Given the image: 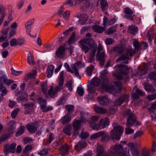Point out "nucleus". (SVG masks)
I'll return each mask as SVG.
<instances>
[{
    "label": "nucleus",
    "mask_w": 156,
    "mask_h": 156,
    "mask_svg": "<svg viewBox=\"0 0 156 156\" xmlns=\"http://www.w3.org/2000/svg\"><path fill=\"white\" fill-rule=\"evenodd\" d=\"M20 109L17 108L15 109L11 113V116L13 119L15 118L18 112L20 111Z\"/></svg>",
    "instance_id": "nucleus-53"
},
{
    "label": "nucleus",
    "mask_w": 156,
    "mask_h": 156,
    "mask_svg": "<svg viewBox=\"0 0 156 156\" xmlns=\"http://www.w3.org/2000/svg\"><path fill=\"white\" fill-rule=\"evenodd\" d=\"M34 19H32L29 20L25 24V27L26 28V32L27 34L30 35V32L31 30V26L34 23Z\"/></svg>",
    "instance_id": "nucleus-14"
},
{
    "label": "nucleus",
    "mask_w": 156,
    "mask_h": 156,
    "mask_svg": "<svg viewBox=\"0 0 156 156\" xmlns=\"http://www.w3.org/2000/svg\"><path fill=\"white\" fill-rule=\"evenodd\" d=\"M115 69L120 76L125 75L129 72V69L127 65L120 64L115 66Z\"/></svg>",
    "instance_id": "nucleus-5"
},
{
    "label": "nucleus",
    "mask_w": 156,
    "mask_h": 156,
    "mask_svg": "<svg viewBox=\"0 0 156 156\" xmlns=\"http://www.w3.org/2000/svg\"><path fill=\"white\" fill-rule=\"evenodd\" d=\"M77 91L78 94L81 96H82L84 93V90L82 87H78Z\"/></svg>",
    "instance_id": "nucleus-59"
},
{
    "label": "nucleus",
    "mask_w": 156,
    "mask_h": 156,
    "mask_svg": "<svg viewBox=\"0 0 156 156\" xmlns=\"http://www.w3.org/2000/svg\"><path fill=\"white\" fill-rule=\"evenodd\" d=\"M127 145L130 148V151L133 156L139 155L140 151L138 150V144L137 143L129 142L127 144Z\"/></svg>",
    "instance_id": "nucleus-7"
},
{
    "label": "nucleus",
    "mask_w": 156,
    "mask_h": 156,
    "mask_svg": "<svg viewBox=\"0 0 156 156\" xmlns=\"http://www.w3.org/2000/svg\"><path fill=\"white\" fill-rule=\"evenodd\" d=\"M153 34V31L151 30H149L147 34V37L148 39V40L150 42L152 41V38Z\"/></svg>",
    "instance_id": "nucleus-54"
},
{
    "label": "nucleus",
    "mask_w": 156,
    "mask_h": 156,
    "mask_svg": "<svg viewBox=\"0 0 156 156\" xmlns=\"http://www.w3.org/2000/svg\"><path fill=\"white\" fill-rule=\"evenodd\" d=\"M66 110L68 112V113L70 114L73 111L74 106L72 105H68L65 106Z\"/></svg>",
    "instance_id": "nucleus-49"
},
{
    "label": "nucleus",
    "mask_w": 156,
    "mask_h": 156,
    "mask_svg": "<svg viewBox=\"0 0 156 156\" xmlns=\"http://www.w3.org/2000/svg\"><path fill=\"white\" fill-rule=\"evenodd\" d=\"M117 81L114 82L110 86L108 79H92L90 84L96 87L100 86L105 89L108 92L114 94L120 92L122 89L121 80L123 79H118Z\"/></svg>",
    "instance_id": "nucleus-1"
},
{
    "label": "nucleus",
    "mask_w": 156,
    "mask_h": 156,
    "mask_svg": "<svg viewBox=\"0 0 156 156\" xmlns=\"http://www.w3.org/2000/svg\"><path fill=\"white\" fill-rule=\"evenodd\" d=\"M88 16L86 14L80 15V18L78 21V23L80 25H84L88 20Z\"/></svg>",
    "instance_id": "nucleus-21"
},
{
    "label": "nucleus",
    "mask_w": 156,
    "mask_h": 156,
    "mask_svg": "<svg viewBox=\"0 0 156 156\" xmlns=\"http://www.w3.org/2000/svg\"><path fill=\"white\" fill-rule=\"evenodd\" d=\"M100 1L101 8L103 11L105 10L108 6L107 3L105 0H99Z\"/></svg>",
    "instance_id": "nucleus-47"
},
{
    "label": "nucleus",
    "mask_w": 156,
    "mask_h": 156,
    "mask_svg": "<svg viewBox=\"0 0 156 156\" xmlns=\"http://www.w3.org/2000/svg\"><path fill=\"white\" fill-rule=\"evenodd\" d=\"M11 72L12 74L17 76L20 74L22 73V71H16L12 68L11 69Z\"/></svg>",
    "instance_id": "nucleus-63"
},
{
    "label": "nucleus",
    "mask_w": 156,
    "mask_h": 156,
    "mask_svg": "<svg viewBox=\"0 0 156 156\" xmlns=\"http://www.w3.org/2000/svg\"><path fill=\"white\" fill-rule=\"evenodd\" d=\"M113 129L111 131V136L113 140H119L124 131V128L119 125L113 124Z\"/></svg>",
    "instance_id": "nucleus-4"
},
{
    "label": "nucleus",
    "mask_w": 156,
    "mask_h": 156,
    "mask_svg": "<svg viewBox=\"0 0 156 156\" xmlns=\"http://www.w3.org/2000/svg\"><path fill=\"white\" fill-rule=\"evenodd\" d=\"M64 133L69 136H70L72 134V127L70 125H66L63 129Z\"/></svg>",
    "instance_id": "nucleus-27"
},
{
    "label": "nucleus",
    "mask_w": 156,
    "mask_h": 156,
    "mask_svg": "<svg viewBox=\"0 0 156 156\" xmlns=\"http://www.w3.org/2000/svg\"><path fill=\"white\" fill-rule=\"evenodd\" d=\"M16 123L14 121L9 122L8 124L9 131L10 133H13L15 129Z\"/></svg>",
    "instance_id": "nucleus-26"
},
{
    "label": "nucleus",
    "mask_w": 156,
    "mask_h": 156,
    "mask_svg": "<svg viewBox=\"0 0 156 156\" xmlns=\"http://www.w3.org/2000/svg\"><path fill=\"white\" fill-rule=\"evenodd\" d=\"M99 118V117L97 116H93L91 117L90 120L88 122L90 126L93 129L99 130L98 124H96V122H98Z\"/></svg>",
    "instance_id": "nucleus-9"
},
{
    "label": "nucleus",
    "mask_w": 156,
    "mask_h": 156,
    "mask_svg": "<svg viewBox=\"0 0 156 156\" xmlns=\"http://www.w3.org/2000/svg\"><path fill=\"white\" fill-rule=\"evenodd\" d=\"M54 66L52 65H50L47 68L46 74L47 77L49 78L51 77L53 73Z\"/></svg>",
    "instance_id": "nucleus-22"
},
{
    "label": "nucleus",
    "mask_w": 156,
    "mask_h": 156,
    "mask_svg": "<svg viewBox=\"0 0 156 156\" xmlns=\"http://www.w3.org/2000/svg\"><path fill=\"white\" fill-rule=\"evenodd\" d=\"M129 97V96L128 95H124L121 96L115 101V105H120L124 101H128Z\"/></svg>",
    "instance_id": "nucleus-13"
},
{
    "label": "nucleus",
    "mask_w": 156,
    "mask_h": 156,
    "mask_svg": "<svg viewBox=\"0 0 156 156\" xmlns=\"http://www.w3.org/2000/svg\"><path fill=\"white\" fill-rule=\"evenodd\" d=\"M94 109V111L97 113L104 114L108 112L107 109L99 106H95Z\"/></svg>",
    "instance_id": "nucleus-19"
},
{
    "label": "nucleus",
    "mask_w": 156,
    "mask_h": 156,
    "mask_svg": "<svg viewBox=\"0 0 156 156\" xmlns=\"http://www.w3.org/2000/svg\"><path fill=\"white\" fill-rule=\"evenodd\" d=\"M24 106L27 109L32 111L34 105L31 104H25Z\"/></svg>",
    "instance_id": "nucleus-62"
},
{
    "label": "nucleus",
    "mask_w": 156,
    "mask_h": 156,
    "mask_svg": "<svg viewBox=\"0 0 156 156\" xmlns=\"http://www.w3.org/2000/svg\"><path fill=\"white\" fill-rule=\"evenodd\" d=\"M97 49H95V48H93L92 50V51L90 54V56L88 60V62L89 63H91L94 58V56L95 55Z\"/></svg>",
    "instance_id": "nucleus-39"
},
{
    "label": "nucleus",
    "mask_w": 156,
    "mask_h": 156,
    "mask_svg": "<svg viewBox=\"0 0 156 156\" xmlns=\"http://www.w3.org/2000/svg\"><path fill=\"white\" fill-rule=\"evenodd\" d=\"M26 127L28 131L31 133H35L37 129V125L35 123L27 124L26 125Z\"/></svg>",
    "instance_id": "nucleus-17"
},
{
    "label": "nucleus",
    "mask_w": 156,
    "mask_h": 156,
    "mask_svg": "<svg viewBox=\"0 0 156 156\" xmlns=\"http://www.w3.org/2000/svg\"><path fill=\"white\" fill-rule=\"evenodd\" d=\"M136 51L133 49H129L127 50L126 52L122 54L121 56L117 60V62L121 60H124L126 59H129V56H132L135 55Z\"/></svg>",
    "instance_id": "nucleus-6"
},
{
    "label": "nucleus",
    "mask_w": 156,
    "mask_h": 156,
    "mask_svg": "<svg viewBox=\"0 0 156 156\" xmlns=\"http://www.w3.org/2000/svg\"><path fill=\"white\" fill-rule=\"evenodd\" d=\"M86 146V144L84 142L80 141L76 145L75 149L76 150L80 151Z\"/></svg>",
    "instance_id": "nucleus-24"
},
{
    "label": "nucleus",
    "mask_w": 156,
    "mask_h": 156,
    "mask_svg": "<svg viewBox=\"0 0 156 156\" xmlns=\"http://www.w3.org/2000/svg\"><path fill=\"white\" fill-rule=\"evenodd\" d=\"M6 8L5 6L2 5H0V14L2 16L5 17L6 14L5 12Z\"/></svg>",
    "instance_id": "nucleus-46"
},
{
    "label": "nucleus",
    "mask_w": 156,
    "mask_h": 156,
    "mask_svg": "<svg viewBox=\"0 0 156 156\" xmlns=\"http://www.w3.org/2000/svg\"><path fill=\"white\" fill-rule=\"evenodd\" d=\"M109 119L108 118H104L101 119L98 123L99 129L106 128L109 125Z\"/></svg>",
    "instance_id": "nucleus-10"
},
{
    "label": "nucleus",
    "mask_w": 156,
    "mask_h": 156,
    "mask_svg": "<svg viewBox=\"0 0 156 156\" xmlns=\"http://www.w3.org/2000/svg\"><path fill=\"white\" fill-rule=\"evenodd\" d=\"M124 11L125 13L124 17L131 21L133 20V12L129 8L124 9Z\"/></svg>",
    "instance_id": "nucleus-12"
},
{
    "label": "nucleus",
    "mask_w": 156,
    "mask_h": 156,
    "mask_svg": "<svg viewBox=\"0 0 156 156\" xmlns=\"http://www.w3.org/2000/svg\"><path fill=\"white\" fill-rule=\"evenodd\" d=\"M128 31L133 34H135L138 31V27L132 25L129 26Z\"/></svg>",
    "instance_id": "nucleus-31"
},
{
    "label": "nucleus",
    "mask_w": 156,
    "mask_h": 156,
    "mask_svg": "<svg viewBox=\"0 0 156 156\" xmlns=\"http://www.w3.org/2000/svg\"><path fill=\"white\" fill-rule=\"evenodd\" d=\"M113 51L119 54H121L124 51V49L123 46L117 45L114 47Z\"/></svg>",
    "instance_id": "nucleus-28"
},
{
    "label": "nucleus",
    "mask_w": 156,
    "mask_h": 156,
    "mask_svg": "<svg viewBox=\"0 0 156 156\" xmlns=\"http://www.w3.org/2000/svg\"><path fill=\"white\" fill-rule=\"evenodd\" d=\"M98 59L99 60L100 62V63L101 65L102 66L104 65V58L105 57V55L103 53L101 55V58H99V56H97Z\"/></svg>",
    "instance_id": "nucleus-52"
},
{
    "label": "nucleus",
    "mask_w": 156,
    "mask_h": 156,
    "mask_svg": "<svg viewBox=\"0 0 156 156\" xmlns=\"http://www.w3.org/2000/svg\"><path fill=\"white\" fill-rule=\"evenodd\" d=\"M85 119L81 116L80 119V120H76L73 124V126L74 129V134L73 135V137H75L76 135H78V130L80 129V123L81 122H84Z\"/></svg>",
    "instance_id": "nucleus-8"
},
{
    "label": "nucleus",
    "mask_w": 156,
    "mask_h": 156,
    "mask_svg": "<svg viewBox=\"0 0 156 156\" xmlns=\"http://www.w3.org/2000/svg\"><path fill=\"white\" fill-rule=\"evenodd\" d=\"M69 147L67 144H65L61 146L60 151L62 156H66V154H69Z\"/></svg>",
    "instance_id": "nucleus-16"
},
{
    "label": "nucleus",
    "mask_w": 156,
    "mask_h": 156,
    "mask_svg": "<svg viewBox=\"0 0 156 156\" xmlns=\"http://www.w3.org/2000/svg\"><path fill=\"white\" fill-rule=\"evenodd\" d=\"M92 29L94 31L98 33H101L105 30V28L102 27L94 25L92 27Z\"/></svg>",
    "instance_id": "nucleus-29"
},
{
    "label": "nucleus",
    "mask_w": 156,
    "mask_h": 156,
    "mask_svg": "<svg viewBox=\"0 0 156 156\" xmlns=\"http://www.w3.org/2000/svg\"><path fill=\"white\" fill-rule=\"evenodd\" d=\"M79 43L80 47L85 53L89 50V46L92 50L95 48H97V44L91 39L85 38L80 40Z\"/></svg>",
    "instance_id": "nucleus-3"
},
{
    "label": "nucleus",
    "mask_w": 156,
    "mask_h": 156,
    "mask_svg": "<svg viewBox=\"0 0 156 156\" xmlns=\"http://www.w3.org/2000/svg\"><path fill=\"white\" fill-rule=\"evenodd\" d=\"M37 73V71L36 70H34L28 73L27 74V77L31 78L35 77Z\"/></svg>",
    "instance_id": "nucleus-43"
},
{
    "label": "nucleus",
    "mask_w": 156,
    "mask_h": 156,
    "mask_svg": "<svg viewBox=\"0 0 156 156\" xmlns=\"http://www.w3.org/2000/svg\"><path fill=\"white\" fill-rule=\"evenodd\" d=\"M144 89L146 91L151 92H153L155 91V89L151 85L147 83L145 84Z\"/></svg>",
    "instance_id": "nucleus-35"
},
{
    "label": "nucleus",
    "mask_w": 156,
    "mask_h": 156,
    "mask_svg": "<svg viewBox=\"0 0 156 156\" xmlns=\"http://www.w3.org/2000/svg\"><path fill=\"white\" fill-rule=\"evenodd\" d=\"M90 85L88 86V90L89 94H93L95 93L96 90V87L91 85L90 84Z\"/></svg>",
    "instance_id": "nucleus-45"
},
{
    "label": "nucleus",
    "mask_w": 156,
    "mask_h": 156,
    "mask_svg": "<svg viewBox=\"0 0 156 156\" xmlns=\"http://www.w3.org/2000/svg\"><path fill=\"white\" fill-rule=\"evenodd\" d=\"M97 101L100 105L102 106L108 105L109 102L107 98L104 96L98 97Z\"/></svg>",
    "instance_id": "nucleus-15"
},
{
    "label": "nucleus",
    "mask_w": 156,
    "mask_h": 156,
    "mask_svg": "<svg viewBox=\"0 0 156 156\" xmlns=\"http://www.w3.org/2000/svg\"><path fill=\"white\" fill-rule=\"evenodd\" d=\"M108 73L107 69L104 70L101 73L100 76L101 78H105L108 77Z\"/></svg>",
    "instance_id": "nucleus-57"
},
{
    "label": "nucleus",
    "mask_w": 156,
    "mask_h": 156,
    "mask_svg": "<svg viewBox=\"0 0 156 156\" xmlns=\"http://www.w3.org/2000/svg\"><path fill=\"white\" fill-rule=\"evenodd\" d=\"M16 143H14L12 144L9 147V149H6L4 151L5 152H8L9 150L12 153H13L15 152L16 151Z\"/></svg>",
    "instance_id": "nucleus-36"
},
{
    "label": "nucleus",
    "mask_w": 156,
    "mask_h": 156,
    "mask_svg": "<svg viewBox=\"0 0 156 156\" xmlns=\"http://www.w3.org/2000/svg\"><path fill=\"white\" fill-rule=\"evenodd\" d=\"M27 62L28 64L30 65H33L34 64V57L30 53H28L27 55Z\"/></svg>",
    "instance_id": "nucleus-37"
},
{
    "label": "nucleus",
    "mask_w": 156,
    "mask_h": 156,
    "mask_svg": "<svg viewBox=\"0 0 156 156\" xmlns=\"http://www.w3.org/2000/svg\"><path fill=\"white\" fill-rule=\"evenodd\" d=\"M127 127H131L133 125H137V122L136 121V117L134 115H130L128 118L126 122Z\"/></svg>",
    "instance_id": "nucleus-11"
},
{
    "label": "nucleus",
    "mask_w": 156,
    "mask_h": 156,
    "mask_svg": "<svg viewBox=\"0 0 156 156\" xmlns=\"http://www.w3.org/2000/svg\"><path fill=\"white\" fill-rule=\"evenodd\" d=\"M141 156H150L149 151L145 149L142 150L141 151Z\"/></svg>",
    "instance_id": "nucleus-61"
},
{
    "label": "nucleus",
    "mask_w": 156,
    "mask_h": 156,
    "mask_svg": "<svg viewBox=\"0 0 156 156\" xmlns=\"http://www.w3.org/2000/svg\"><path fill=\"white\" fill-rule=\"evenodd\" d=\"M126 144L125 141H122L120 144H116L109 149V152L112 156H130L129 149L126 147L123 149L122 144Z\"/></svg>",
    "instance_id": "nucleus-2"
},
{
    "label": "nucleus",
    "mask_w": 156,
    "mask_h": 156,
    "mask_svg": "<svg viewBox=\"0 0 156 156\" xmlns=\"http://www.w3.org/2000/svg\"><path fill=\"white\" fill-rule=\"evenodd\" d=\"M75 35L76 34L74 32L72 33L69 40L68 43L69 44H71L74 41V39Z\"/></svg>",
    "instance_id": "nucleus-58"
},
{
    "label": "nucleus",
    "mask_w": 156,
    "mask_h": 156,
    "mask_svg": "<svg viewBox=\"0 0 156 156\" xmlns=\"http://www.w3.org/2000/svg\"><path fill=\"white\" fill-rule=\"evenodd\" d=\"M144 95V93L143 91L138 89L136 90L135 92L132 94V97L134 99H138L140 96H142Z\"/></svg>",
    "instance_id": "nucleus-20"
},
{
    "label": "nucleus",
    "mask_w": 156,
    "mask_h": 156,
    "mask_svg": "<svg viewBox=\"0 0 156 156\" xmlns=\"http://www.w3.org/2000/svg\"><path fill=\"white\" fill-rule=\"evenodd\" d=\"M104 133L101 135L102 138L101 139V141L103 142H106L109 141L110 139L109 135L106 132L102 131Z\"/></svg>",
    "instance_id": "nucleus-30"
},
{
    "label": "nucleus",
    "mask_w": 156,
    "mask_h": 156,
    "mask_svg": "<svg viewBox=\"0 0 156 156\" xmlns=\"http://www.w3.org/2000/svg\"><path fill=\"white\" fill-rule=\"evenodd\" d=\"M13 81L9 79H0V84L9 86L13 83Z\"/></svg>",
    "instance_id": "nucleus-25"
},
{
    "label": "nucleus",
    "mask_w": 156,
    "mask_h": 156,
    "mask_svg": "<svg viewBox=\"0 0 156 156\" xmlns=\"http://www.w3.org/2000/svg\"><path fill=\"white\" fill-rule=\"evenodd\" d=\"M115 27H111L108 28L106 31L105 33L108 35H111L115 32Z\"/></svg>",
    "instance_id": "nucleus-55"
},
{
    "label": "nucleus",
    "mask_w": 156,
    "mask_h": 156,
    "mask_svg": "<svg viewBox=\"0 0 156 156\" xmlns=\"http://www.w3.org/2000/svg\"><path fill=\"white\" fill-rule=\"evenodd\" d=\"M75 0H67L63 4L64 5H67L69 8H72L75 6L74 2Z\"/></svg>",
    "instance_id": "nucleus-32"
},
{
    "label": "nucleus",
    "mask_w": 156,
    "mask_h": 156,
    "mask_svg": "<svg viewBox=\"0 0 156 156\" xmlns=\"http://www.w3.org/2000/svg\"><path fill=\"white\" fill-rule=\"evenodd\" d=\"M37 102L40 105V106L43 104H47L46 100L41 97L37 99Z\"/></svg>",
    "instance_id": "nucleus-56"
},
{
    "label": "nucleus",
    "mask_w": 156,
    "mask_h": 156,
    "mask_svg": "<svg viewBox=\"0 0 156 156\" xmlns=\"http://www.w3.org/2000/svg\"><path fill=\"white\" fill-rule=\"evenodd\" d=\"M147 98L149 101H151L155 99L156 98V93L154 94L147 96Z\"/></svg>",
    "instance_id": "nucleus-64"
},
{
    "label": "nucleus",
    "mask_w": 156,
    "mask_h": 156,
    "mask_svg": "<svg viewBox=\"0 0 156 156\" xmlns=\"http://www.w3.org/2000/svg\"><path fill=\"white\" fill-rule=\"evenodd\" d=\"M94 68V66L92 65H90L87 68L86 73L87 76H90L91 75Z\"/></svg>",
    "instance_id": "nucleus-42"
},
{
    "label": "nucleus",
    "mask_w": 156,
    "mask_h": 156,
    "mask_svg": "<svg viewBox=\"0 0 156 156\" xmlns=\"http://www.w3.org/2000/svg\"><path fill=\"white\" fill-rule=\"evenodd\" d=\"M103 133H104L100 131L98 132L91 135L90 136V140H95L100 137L101 136V135L103 134Z\"/></svg>",
    "instance_id": "nucleus-38"
},
{
    "label": "nucleus",
    "mask_w": 156,
    "mask_h": 156,
    "mask_svg": "<svg viewBox=\"0 0 156 156\" xmlns=\"http://www.w3.org/2000/svg\"><path fill=\"white\" fill-rule=\"evenodd\" d=\"M32 148V146L30 145H27L25 147L23 151V154L28 153Z\"/></svg>",
    "instance_id": "nucleus-50"
},
{
    "label": "nucleus",
    "mask_w": 156,
    "mask_h": 156,
    "mask_svg": "<svg viewBox=\"0 0 156 156\" xmlns=\"http://www.w3.org/2000/svg\"><path fill=\"white\" fill-rule=\"evenodd\" d=\"M25 127L24 126H21L19 130L16 133V136H18L23 133Z\"/></svg>",
    "instance_id": "nucleus-51"
},
{
    "label": "nucleus",
    "mask_w": 156,
    "mask_h": 156,
    "mask_svg": "<svg viewBox=\"0 0 156 156\" xmlns=\"http://www.w3.org/2000/svg\"><path fill=\"white\" fill-rule=\"evenodd\" d=\"M103 49V48L101 44L99 43L98 44V51L97 54V56H99V58H101V55L103 53L104 55H105V54L104 52L102 51V52H101V51H102Z\"/></svg>",
    "instance_id": "nucleus-41"
},
{
    "label": "nucleus",
    "mask_w": 156,
    "mask_h": 156,
    "mask_svg": "<svg viewBox=\"0 0 156 156\" xmlns=\"http://www.w3.org/2000/svg\"><path fill=\"white\" fill-rule=\"evenodd\" d=\"M56 94L55 90L53 89V87L51 86L48 91V95L51 97H53Z\"/></svg>",
    "instance_id": "nucleus-44"
},
{
    "label": "nucleus",
    "mask_w": 156,
    "mask_h": 156,
    "mask_svg": "<svg viewBox=\"0 0 156 156\" xmlns=\"http://www.w3.org/2000/svg\"><path fill=\"white\" fill-rule=\"evenodd\" d=\"M70 14V12L69 11H66L63 14V17L66 20H67L69 19V17Z\"/></svg>",
    "instance_id": "nucleus-60"
},
{
    "label": "nucleus",
    "mask_w": 156,
    "mask_h": 156,
    "mask_svg": "<svg viewBox=\"0 0 156 156\" xmlns=\"http://www.w3.org/2000/svg\"><path fill=\"white\" fill-rule=\"evenodd\" d=\"M148 69V66L145 64L142 69H140L139 67L137 75L140 76L145 74L147 72Z\"/></svg>",
    "instance_id": "nucleus-23"
},
{
    "label": "nucleus",
    "mask_w": 156,
    "mask_h": 156,
    "mask_svg": "<svg viewBox=\"0 0 156 156\" xmlns=\"http://www.w3.org/2000/svg\"><path fill=\"white\" fill-rule=\"evenodd\" d=\"M56 55L59 58H62L65 56V48L63 46L60 47L56 52Z\"/></svg>",
    "instance_id": "nucleus-18"
},
{
    "label": "nucleus",
    "mask_w": 156,
    "mask_h": 156,
    "mask_svg": "<svg viewBox=\"0 0 156 156\" xmlns=\"http://www.w3.org/2000/svg\"><path fill=\"white\" fill-rule=\"evenodd\" d=\"M40 106L41 110L43 112H47L53 109L51 106H47V104H43Z\"/></svg>",
    "instance_id": "nucleus-33"
},
{
    "label": "nucleus",
    "mask_w": 156,
    "mask_h": 156,
    "mask_svg": "<svg viewBox=\"0 0 156 156\" xmlns=\"http://www.w3.org/2000/svg\"><path fill=\"white\" fill-rule=\"evenodd\" d=\"M41 86L43 94L45 95H47V90L48 89V86L47 83H43L41 84Z\"/></svg>",
    "instance_id": "nucleus-48"
},
{
    "label": "nucleus",
    "mask_w": 156,
    "mask_h": 156,
    "mask_svg": "<svg viewBox=\"0 0 156 156\" xmlns=\"http://www.w3.org/2000/svg\"><path fill=\"white\" fill-rule=\"evenodd\" d=\"M71 120L70 115L69 113H67V115H64L62 119V122L64 124L69 122Z\"/></svg>",
    "instance_id": "nucleus-34"
},
{
    "label": "nucleus",
    "mask_w": 156,
    "mask_h": 156,
    "mask_svg": "<svg viewBox=\"0 0 156 156\" xmlns=\"http://www.w3.org/2000/svg\"><path fill=\"white\" fill-rule=\"evenodd\" d=\"M133 45L135 50L137 51L141 49L140 43L136 40H135L133 42Z\"/></svg>",
    "instance_id": "nucleus-40"
}]
</instances>
